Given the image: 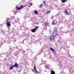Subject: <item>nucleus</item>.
Listing matches in <instances>:
<instances>
[{
	"mask_svg": "<svg viewBox=\"0 0 74 74\" xmlns=\"http://www.w3.org/2000/svg\"><path fill=\"white\" fill-rule=\"evenodd\" d=\"M13 67H14V66L12 65V67L9 68L10 70H12V69H13Z\"/></svg>",
	"mask_w": 74,
	"mask_h": 74,
	"instance_id": "13",
	"label": "nucleus"
},
{
	"mask_svg": "<svg viewBox=\"0 0 74 74\" xmlns=\"http://www.w3.org/2000/svg\"><path fill=\"white\" fill-rule=\"evenodd\" d=\"M29 5H32V3H29Z\"/></svg>",
	"mask_w": 74,
	"mask_h": 74,
	"instance_id": "17",
	"label": "nucleus"
},
{
	"mask_svg": "<svg viewBox=\"0 0 74 74\" xmlns=\"http://www.w3.org/2000/svg\"><path fill=\"white\" fill-rule=\"evenodd\" d=\"M34 70H35V71L36 72V74H39V72H38V71H37V70H36V66H34Z\"/></svg>",
	"mask_w": 74,
	"mask_h": 74,
	"instance_id": "6",
	"label": "nucleus"
},
{
	"mask_svg": "<svg viewBox=\"0 0 74 74\" xmlns=\"http://www.w3.org/2000/svg\"><path fill=\"white\" fill-rule=\"evenodd\" d=\"M57 23V21L56 20H54L52 22V25H56Z\"/></svg>",
	"mask_w": 74,
	"mask_h": 74,
	"instance_id": "4",
	"label": "nucleus"
},
{
	"mask_svg": "<svg viewBox=\"0 0 74 74\" xmlns=\"http://www.w3.org/2000/svg\"><path fill=\"white\" fill-rule=\"evenodd\" d=\"M64 13H65V14L66 15H68L69 14V13H68V12L67 11H65L64 12Z\"/></svg>",
	"mask_w": 74,
	"mask_h": 74,
	"instance_id": "10",
	"label": "nucleus"
},
{
	"mask_svg": "<svg viewBox=\"0 0 74 74\" xmlns=\"http://www.w3.org/2000/svg\"><path fill=\"white\" fill-rule=\"evenodd\" d=\"M24 7H23V6L22 5H21L20 6V7H16V10H21V9H22Z\"/></svg>",
	"mask_w": 74,
	"mask_h": 74,
	"instance_id": "3",
	"label": "nucleus"
},
{
	"mask_svg": "<svg viewBox=\"0 0 74 74\" xmlns=\"http://www.w3.org/2000/svg\"><path fill=\"white\" fill-rule=\"evenodd\" d=\"M62 1L63 3H65V2H67V0H62Z\"/></svg>",
	"mask_w": 74,
	"mask_h": 74,
	"instance_id": "11",
	"label": "nucleus"
},
{
	"mask_svg": "<svg viewBox=\"0 0 74 74\" xmlns=\"http://www.w3.org/2000/svg\"><path fill=\"white\" fill-rule=\"evenodd\" d=\"M56 36V35H55L53 34V33H52V35L49 38L50 40H54L55 39V37Z\"/></svg>",
	"mask_w": 74,
	"mask_h": 74,
	"instance_id": "1",
	"label": "nucleus"
},
{
	"mask_svg": "<svg viewBox=\"0 0 74 74\" xmlns=\"http://www.w3.org/2000/svg\"><path fill=\"white\" fill-rule=\"evenodd\" d=\"M13 66L14 67H18V64H17V63H16Z\"/></svg>",
	"mask_w": 74,
	"mask_h": 74,
	"instance_id": "7",
	"label": "nucleus"
},
{
	"mask_svg": "<svg viewBox=\"0 0 74 74\" xmlns=\"http://www.w3.org/2000/svg\"><path fill=\"white\" fill-rule=\"evenodd\" d=\"M51 72V74H55V72L54 71H50Z\"/></svg>",
	"mask_w": 74,
	"mask_h": 74,
	"instance_id": "9",
	"label": "nucleus"
},
{
	"mask_svg": "<svg viewBox=\"0 0 74 74\" xmlns=\"http://www.w3.org/2000/svg\"><path fill=\"white\" fill-rule=\"evenodd\" d=\"M45 25L47 26L48 25V23L47 22H46L45 23Z\"/></svg>",
	"mask_w": 74,
	"mask_h": 74,
	"instance_id": "12",
	"label": "nucleus"
},
{
	"mask_svg": "<svg viewBox=\"0 0 74 74\" xmlns=\"http://www.w3.org/2000/svg\"><path fill=\"white\" fill-rule=\"evenodd\" d=\"M43 5H42V4H40V7H42V6Z\"/></svg>",
	"mask_w": 74,
	"mask_h": 74,
	"instance_id": "19",
	"label": "nucleus"
},
{
	"mask_svg": "<svg viewBox=\"0 0 74 74\" xmlns=\"http://www.w3.org/2000/svg\"><path fill=\"white\" fill-rule=\"evenodd\" d=\"M50 12H51V11H50V10L48 11H47V14H49V13H50Z\"/></svg>",
	"mask_w": 74,
	"mask_h": 74,
	"instance_id": "16",
	"label": "nucleus"
},
{
	"mask_svg": "<svg viewBox=\"0 0 74 74\" xmlns=\"http://www.w3.org/2000/svg\"><path fill=\"white\" fill-rule=\"evenodd\" d=\"M57 29L56 28H54L53 33V34H54L55 33H57Z\"/></svg>",
	"mask_w": 74,
	"mask_h": 74,
	"instance_id": "5",
	"label": "nucleus"
},
{
	"mask_svg": "<svg viewBox=\"0 0 74 74\" xmlns=\"http://www.w3.org/2000/svg\"><path fill=\"white\" fill-rule=\"evenodd\" d=\"M38 26L35 27V28L32 30V33H34L35 32H36V30L38 29Z\"/></svg>",
	"mask_w": 74,
	"mask_h": 74,
	"instance_id": "2",
	"label": "nucleus"
},
{
	"mask_svg": "<svg viewBox=\"0 0 74 74\" xmlns=\"http://www.w3.org/2000/svg\"><path fill=\"white\" fill-rule=\"evenodd\" d=\"M34 13L35 14H38V12L37 10L35 11Z\"/></svg>",
	"mask_w": 74,
	"mask_h": 74,
	"instance_id": "14",
	"label": "nucleus"
},
{
	"mask_svg": "<svg viewBox=\"0 0 74 74\" xmlns=\"http://www.w3.org/2000/svg\"><path fill=\"white\" fill-rule=\"evenodd\" d=\"M29 7H30V6H29Z\"/></svg>",
	"mask_w": 74,
	"mask_h": 74,
	"instance_id": "20",
	"label": "nucleus"
},
{
	"mask_svg": "<svg viewBox=\"0 0 74 74\" xmlns=\"http://www.w3.org/2000/svg\"><path fill=\"white\" fill-rule=\"evenodd\" d=\"M43 4H44L45 5V1H43Z\"/></svg>",
	"mask_w": 74,
	"mask_h": 74,
	"instance_id": "18",
	"label": "nucleus"
},
{
	"mask_svg": "<svg viewBox=\"0 0 74 74\" xmlns=\"http://www.w3.org/2000/svg\"><path fill=\"white\" fill-rule=\"evenodd\" d=\"M7 25H8V26H9V27L11 26V24H10V23L9 22H8L7 23Z\"/></svg>",
	"mask_w": 74,
	"mask_h": 74,
	"instance_id": "8",
	"label": "nucleus"
},
{
	"mask_svg": "<svg viewBox=\"0 0 74 74\" xmlns=\"http://www.w3.org/2000/svg\"><path fill=\"white\" fill-rule=\"evenodd\" d=\"M50 49H51V51H53V52H55V50H54V49H52V48L50 47Z\"/></svg>",
	"mask_w": 74,
	"mask_h": 74,
	"instance_id": "15",
	"label": "nucleus"
}]
</instances>
